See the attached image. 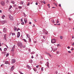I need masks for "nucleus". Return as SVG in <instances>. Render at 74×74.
Segmentation results:
<instances>
[{
  "label": "nucleus",
  "mask_w": 74,
  "mask_h": 74,
  "mask_svg": "<svg viewBox=\"0 0 74 74\" xmlns=\"http://www.w3.org/2000/svg\"><path fill=\"white\" fill-rule=\"evenodd\" d=\"M36 5H38V3H36Z\"/></svg>",
  "instance_id": "nucleus-63"
},
{
  "label": "nucleus",
  "mask_w": 74,
  "mask_h": 74,
  "mask_svg": "<svg viewBox=\"0 0 74 74\" xmlns=\"http://www.w3.org/2000/svg\"><path fill=\"white\" fill-rule=\"evenodd\" d=\"M67 48H68V49H70V47L69 46H68L67 47Z\"/></svg>",
  "instance_id": "nucleus-49"
},
{
  "label": "nucleus",
  "mask_w": 74,
  "mask_h": 74,
  "mask_svg": "<svg viewBox=\"0 0 74 74\" xmlns=\"http://www.w3.org/2000/svg\"><path fill=\"white\" fill-rule=\"evenodd\" d=\"M23 14H24V15L25 16H26V15L25 13H24Z\"/></svg>",
  "instance_id": "nucleus-47"
},
{
  "label": "nucleus",
  "mask_w": 74,
  "mask_h": 74,
  "mask_svg": "<svg viewBox=\"0 0 74 74\" xmlns=\"http://www.w3.org/2000/svg\"><path fill=\"white\" fill-rule=\"evenodd\" d=\"M1 22L2 23V24H3V25H4V23H7V21H5V20L3 21H1Z\"/></svg>",
  "instance_id": "nucleus-5"
},
{
  "label": "nucleus",
  "mask_w": 74,
  "mask_h": 74,
  "mask_svg": "<svg viewBox=\"0 0 74 74\" xmlns=\"http://www.w3.org/2000/svg\"><path fill=\"white\" fill-rule=\"evenodd\" d=\"M20 30V29L19 28H18V29H17V32H18V30Z\"/></svg>",
  "instance_id": "nucleus-40"
},
{
  "label": "nucleus",
  "mask_w": 74,
  "mask_h": 74,
  "mask_svg": "<svg viewBox=\"0 0 74 74\" xmlns=\"http://www.w3.org/2000/svg\"><path fill=\"white\" fill-rule=\"evenodd\" d=\"M29 38V42H31V39L30 38Z\"/></svg>",
  "instance_id": "nucleus-24"
},
{
  "label": "nucleus",
  "mask_w": 74,
  "mask_h": 74,
  "mask_svg": "<svg viewBox=\"0 0 74 74\" xmlns=\"http://www.w3.org/2000/svg\"><path fill=\"white\" fill-rule=\"evenodd\" d=\"M49 56H50V57H51V58H53V56H52L51 55H50Z\"/></svg>",
  "instance_id": "nucleus-28"
},
{
  "label": "nucleus",
  "mask_w": 74,
  "mask_h": 74,
  "mask_svg": "<svg viewBox=\"0 0 74 74\" xmlns=\"http://www.w3.org/2000/svg\"><path fill=\"white\" fill-rule=\"evenodd\" d=\"M34 70L35 71H36V69H34Z\"/></svg>",
  "instance_id": "nucleus-45"
},
{
  "label": "nucleus",
  "mask_w": 74,
  "mask_h": 74,
  "mask_svg": "<svg viewBox=\"0 0 74 74\" xmlns=\"http://www.w3.org/2000/svg\"><path fill=\"white\" fill-rule=\"evenodd\" d=\"M24 21L25 22V23H27V19L26 18H25L24 19Z\"/></svg>",
  "instance_id": "nucleus-11"
},
{
  "label": "nucleus",
  "mask_w": 74,
  "mask_h": 74,
  "mask_svg": "<svg viewBox=\"0 0 74 74\" xmlns=\"http://www.w3.org/2000/svg\"><path fill=\"white\" fill-rule=\"evenodd\" d=\"M3 32H7V28H4L3 29Z\"/></svg>",
  "instance_id": "nucleus-6"
},
{
  "label": "nucleus",
  "mask_w": 74,
  "mask_h": 74,
  "mask_svg": "<svg viewBox=\"0 0 74 74\" xmlns=\"http://www.w3.org/2000/svg\"><path fill=\"white\" fill-rule=\"evenodd\" d=\"M72 45H73V46L74 45V42H73V44Z\"/></svg>",
  "instance_id": "nucleus-54"
},
{
  "label": "nucleus",
  "mask_w": 74,
  "mask_h": 74,
  "mask_svg": "<svg viewBox=\"0 0 74 74\" xmlns=\"http://www.w3.org/2000/svg\"><path fill=\"white\" fill-rule=\"evenodd\" d=\"M49 4H48V5H47L48 6H49V8H50V6H49Z\"/></svg>",
  "instance_id": "nucleus-39"
},
{
  "label": "nucleus",
  "mask_w": 74,
  "mask_h": 74,
  "mask_svg": "<svg viewBox=\"0 0 74 74\" xmlns=\"http://www.w3.org/2000/svg\"><path fill=\"white\" fill-rule=\"evenodd\" d=\"M0 3L2 6H4V5H5V2L3 1H1Z\"/></svg>",
  "instance_id": "nucleus-3"
},
{
  "label": "nucleus",
  "mask_w": 74,
  "mask_h": 74,
  "mask_svg": "<svg viewBox=\"0 0 74 74\" xmlns=\"http://www.w3.org/2000/svg\"><path fill=\"white\" fill-rule=\"evenodd\" d=\"M73 50H74V49L73 48H72V49H71V51H73Z\"/></svg>",
  "instance_id": "nucleus-62"
},
{
  "label": "nucleus",
  "mask_w": 74,
  "mask_h": 74,
  "mask_svg": "<svg viewBox=\"0 0 74 74\" xmlns=\"http://www.w3.org/2000/svg\"><path fill=\"white\" fill-rule=\"evenodd\" d=\"M56 50H57V48H56L55 49H54L53 50V52H55V51H56Z\"/></svg>",
  "instance_id": "nucleus-26"
},
{
  "label": "nucleus",
  "mask_w": 74,
  "mask_h": 74,
  "mask_svg": "<svg viewBox=\"0 0 74 74\" xmlns=\"http://www.w3.org/2000/svg\"><path fill=\"white\" fill-rule=\"evenodd\" d=\"M34 43H36V42H37V41H34Z\"/></svg>",
  "instance_id": "nucleus-58"
},
{
  "label": "nucleus",
  "mask_w": 74,
  "mask_h": 74,
  "mask_svg": "<svg viewBox=\"0 0 74 74\" xmlns=\"http://www.w3.org/2000/svg\"><path fill=\"white\" fill-rule=\"evenodd\" d=\"M1 42H0V46L1 47Z\"/></svg>",
  "instance_id": "nucleus-53"
},
{
  "label": "nucleus",
  "mask_w": 74,
  "mask_h": 74,
  "mask_svg": "<svg viewBox=\"0 0 74 74\" xmlns=\"http://www.w3.org/2000/svg\"><path fill=\"white\" fill-rule=\"evenodd\" d=\"M24 22H23L21 23V24L23 25L24 24Z\"/></svg>",
  "instance_id": "nucleus-44"
},
{
  "label": "nucleus",
  "mask_w": 74,
  "mask_h": 74,
  "mask_svg": "<svg viewBox=\"0 0 74 74\" xmlns=\"http://www.w3.org/2000/svg\"><path fill=\"white\" fill-rule=\"evenodd\" d=\"M14 51V47L12 48V50H11V51L12 52H13V51Z\"/></svg>",
  "instance_id": "nucleus-17"
},
{
  "label": "nucleus",
  "mask_w": 74,
  "mask_h": 74,
  "mask_svg": "<svg viewBox=\"0 0 74 74\" xmlns=\"http://www.w3.org/2000/svg\"><path fill=\"white\" fill-rule=\"evenodd\" d=\"M43 3L44 4H45V1H43Z\"/></svg>",
  "instance_id": "nucleus-52"
},
{
  "label": "nucleus",
  "mask_w": 74,
  "mask_h": 74,
  "mask_svg": "<svg viewBox=\"0 0 74 74\" xmlns=\"http://www.w3.org/2000/svg\"><path fill=\"white\" fill-rule=\"evenodd\" d=\"M59 21H57V22H56V23H59Z\"/></svg>",
  "instance_id": "nucleus-46"
},
{
  "label": "nucleus",
  "mask_w": 74,
  "mask_h": 74,
  "mask_svg": "<svg viewBox=\"0 0 74 74\" xmlns=\"http://www.w3.org/2000/svg\"><path fill=\"white\" fill-rule=\"evenodd\" d=\"M20 73L21 74H23L22 73V72L21 71H20Z\"/></svg>",
  "instance_id": "nucleus-41"
},
{
  "label": "nucleus",
  "mask_w": 74,
  "mask_h": 74,
  "mask_svg": "<svg viewBox=\"0 0 74 74\" xmlns=\"http://www.w3.org/2000/svg\"><path fill=\"white\" fill-rule=\"evenodd\" d=\"M45 32V34H48V32Z\"/></svg>",
  "instance_id": "nucleus-48"
},
{
  "label": "nucleus",
  "mask_w": 74,
  "mask_h": 74,
  "mask_svg": "<svg viewBox=\"0 0 74 74\" xmlns=\"http://www.w3.org/2000/svg\"><path fill=\"white\" fill-rule=\"evenodd\" d=\"M58 74V72L56 71L55 73V74Z\"/></svg>",
  "instance_id": "nucleus-37"
},
{
  "label": "nucleus",
  "mask_w": 74,
  "mask_h": 74,
  "mask_svg": "<svg viewBox=\"0 0 74 74\" xmlns=\"http://www.w3.org/2000/svg\"><path fill=\"white\" fill-rule=\"evenodd\" d=\"M6 36H7V34H5L4 35V39L6 41L7 40V39L6 38Z\"/></svg>",
  "instance_id": "nucleus-9"
},
{
  "label": "nucleus",
  "mask_w": 74,
  "mask_h": 74,
  "mask_svg": "<svg viewBox=\"0 0 74 74\" xmlns=\"http://www.w3.org/2000/svg\"><path fill=\"white\" fill-rule=\"evenodd\" d=\"M29 62H30V63H32V62H33V60H31L29 61Z\"/></svg>",
  "instance_id": "nucleus-20"
},
{
  "label": "nucleus",
  "mask_w": 74,
  "mask_h": 74,
  "mask_svg": "<svg viewBox=\"0 0 74 74\" xmlns=\"http://www.w3.org/2000/svg\"><path fill=\"white\" fill-rule=\"evenodd\" d=\"M9 17L10 19L12 21H13L14 20V18H13V17L11 16H9Z\"/></svg>",
  "instance_id": "nucleus-4"
},
{
  "label": "nucleus",
  "mask_w": 74,
  "mask_h": 74,
  "mask_svg": "<svg viewBox=\"0 0 74 74\" xmlns=\"http://www.w3.org/2000/svg\"><path fill=\"white\" fill-rule=\"evenodd\" d=\"M38 67H39V66H38V65H37L36 66V67L37 68H38Z\"/></svg>",
  "instance_id": "nucleus-50"
},
{
  "label": "nucleus",
  "mask_w": 74,
  "mask_h": 74,
  "mask_svg": "<svg viewBox=\"0 0 74 74\" xmlns=\"http://www.w3.org/2000/svg\"><path fill=\"white\" fill-rule=\"evenodd\" d=\"M23 41L25 42H27V41L25 39H23Z\"/></svg>",
  "instance_id": "nucleus-18"
},
{
  "label": "nucleus",
  "mask_w": 74,
  "mask_h": 74,
  "mask_svg": "<svg viewBox=\"0 0 74 74\" xmlns=\"http://www.w3.org/2000/svg\"><path fill=\"white\" fill-rule=\"evenodd\" d=\"M9 55V53H8L6 55V57H8V56Z\"/></svg>",
  "instance_id": "nucleus-30"
},
{
  "label": "nucleus",
  "mask_w": 74,
  "mask_h": 74,
  "mask_svg": "<svg viewBox=\"0 0 74 74\" xmlns=\"http://www.w3.org/2000/svg\"><path fill=\"white\" fill-rule=\"evenodd\" d=\"M56 53H57L58 54H59V51H57L56 52Z\"/></svg>",
  "instance_id": "nucleus-51"
},
{
  "label": "nucleus",
  "mask_w": 74,
  "mask_h": 74,
  "mask_svg": "<svg viewBox=\"0 0 74 74\" xmlns=\"http://www.w3.org/2000/svg\"><path fill=\"white\" fill-rule=\"evenodd\" d=\"M27 36L28 37V38H30V35H29V34H27Z\"/></svg>",
  "instance_id": "nucleus-15"
},
{
  "label": "nucleus",
  "mask_w": 74,
  "mask_h": 74,
  "mask_svg": "<svg viewBox=\"0 0 74 74\" xmlns=\"http://www.w3.org/2000/svg\"><path fill=\"white\" fill-rule=\"evenodd\" d=\"M35 27V25H34V24L33 26H32V27Z\"/></svg>",
  "instance_id": "nucleus-61"
},
{
  "label": "nucleus",
  "mask_w": 74,
  "mask_h": 74,
  "mask_svg": "<svg viewBox=\"0 0 74 74\" xmlns=\"http://www.w3.org/2000/svg\"><path fill=\"white\" fill-rule=\"evenodd\" d=\"M16 27H14V31H15H15H16Z\"/></svg>",
  "instance_id": "nucleus-16"
},
{
  "label": "nucleus",
  "mask_w": 74,
  "mask_h": 74,
  "mask_svg": "<svg viewBox=\"0 0 74 74\" xmlns=\"http://www.w3.org/2000/svg\"><path fill=\"white\" fill-rule=\"evenodd\" d=\"M47 53V55H49V56H50V55H51V54H49V53Z\"/></svg>",
  "instance_id": "nucleus-35"
},
{
  "label": "nucleus",
  "mask_w": 74,
  "mask_h": 74,
  "mask_svg": "<svg viewBox=\"0 0 74 74\" xmlns=\"http://www.w3.org/2000/svg\"><path fill=\"white\" fill-rule=\"evenodd\" d=\"M74 36L73 35V36H72V38H73V39L74 38Z\"/></svg>",
  "instance_id": "nucleus-57"
},
{
  "label": "nucleus",
  "mask_w": 74,
  "mask_h": 74,
  "mask_svg": "<svg viewBox=\"0 0 74 74\" xmlns=\"http://www.w3.org/2000/svg\"><path fill=\"white\" fill-rule=\"evenodd\" d=\"M56 40L55 39H51V43L52 44L55 43L56 42Z\"/></svg>",
  "instance_id": "nucleus-2"
},
{
  "label": "nucleus",
  "mask_w": 74,
  "mask_h": 74,
  "mask_svg": "<svg viewBox=\"0 0 74 74\" xmlns=\"http://www.w3.org/2000/svg\"><path fill=\"white\" fill-rule=\"evenodd\" d=\"M57 25L58 26H59L60 25V24H57Z\"/></svg>",
  "instance_id": "nucleus-43"
},
{
  "label": "nucleus",
  "mask_w": 74,
  "mask_h": 74,
  "mask_svg": "<svg viewBox=\"0 0 74 74\" xmlns=\"http://www.w3.org/2000/svg\"><path fill=\"white\" fill-rule=\"evenodd\" d=\"M12 36H14V35H15V34L14 33H13L12 34Z\"/></svg>",
  "instance_id": "nucleus-33"
},
{
  "label": "nucleus",
  "mask_w": 74,
  "mask_h": 74,
  "mask_svg": "<svg viewBox=\"0 0 74 74\" xmlns=\"http://www.w3.org/2000/svg\"><path fill=\"white\" fill-rule=\"evenodd\" d=\"M53 4H54L55 5L57 6V4H56V3H53Z\"/></svg>",
  "instance_id": "nucleus-36"
},
{
  "label": "nucleus",
  "mask_w": 74,
  "mask_h": 74,
  "mask_svg": "<svg viewBox=\"0 0 74 74\" xmlns=\"http://www.w3.org/2000/svg\"><path fill=\"white\" fill-rule=\"evenodd\" d=\"M57 46L58 47H60V44H58L57 45Z\"/></svg>",
  "instance_id": "nucleus-31"
},
{
  "label": "nucleus",
  "mask_w": 74,
  "mask_h": 74,
  "mask_svg": "<svg viewBox=\"0 0 74 74\" xmlns=\"http://www.w3.org/2000/svg\"><path fill=\"white\" fill-rule=\"evenodd\" d=\"M5 64H10L9 63H8V62L7 61H6L5 62Z\"/></svg>",
  "instance_id": "nucleus-13"
},
{
  "label": "nucleus",
  "mask_w": 74,
  "mask_h": 74,
  "mask_svg": "<svg viewBox=\"0 0 74 74\" xmlns=\"http://www.w3.org/2000/svg\"><path fill=\"white\" fill-rule=\"evenodd\" d=\"M27 67L29 69H30V66H29L28 65H27Z\"/></svg>",
  "instance_id": "nucleus-22"
},
{
  "label": "nucleus",
  "mask_w": 74,
  "mask_h": 74,
  "mask_svg": "<svg viewBox=\"0 0 74 74\" xmlns=\"http://www.w3.org/2000/svg\"><path fill=\"white\" fill-rule=\"evenodd\" d=\"M51 22H53V23H54L55 22V21H54V20H51Z\"/></svg>",
  "instance_id": "nucleus-27"
},
{
  "label": "nucleus",
  "mask_w": 74,
  "mask_h": 74,
  "mask_svg": "<svg viewBox=\"0 0 74 74\" xmlns=\"http://www.w3.org/2000/svg\"><path fill=\"white\" fill-rule=\"evenodd\" d=\"M49 62H47L46 64V66L47 65V67H48V68H49Z\"/></svg>",
  "instance_id": "nucleus-10"
},
{
  "label": "nucleus",
  "mask_w": 74,
  "mask_h": 74,
  "mask_svg": "<svg viewBox=\"0 0 74 74\" xmlns=\"http://www.w3.org/2000/svg\"><path fill=\"white\" fill-rule=\"evenodd\" d=\"M20 4L21 5H22L23 4V2L21 1L20 3Z\"/></svg>",
  "instance_id": "nucleus-19"
},
{
  "label": "nucleus",
  "mask_w": 74,
  "mask_h": 74,
  "mask_svg": "<svg viewBox=\"0 0 74 74\" xmlns=\"http://www.w3.org/2000/svg\"><path fill=\"white\" fill-rule=\"evenodd\" d=\"M31 58L32 59H33V58H34V57H33V56H31Z\"/></svg>",
  "instance_id": "nucleus-56"
},
{
  "label": "nucleus",
  "mask_w": 74,
  "mask_h": 74,
  "mask_svg": "<svg viewBox=\"0 0 74 74\" xmlns=\"http://www.w3.org/2000/svg\"><path fill=\"white\" fill-rule=\"evenodd\" d=\"M59 5V6L61 7V4H60Z\"/></svg>",
  "instance_id": "nucleus-59"
},
{
  "label": "nucleus",
  "mask_w": 74,
  "mask_h": 74,
  "mask_svg": "<svg viewBox=\"0 0 74 74\" xmlns=\"http://www.w3.org/2000/svg\"><path fill=\"white\" fill-rule=\"evenodd\" d=\"M7 50V48H5L4 49V51H6Z\"/></svg>",
  "instance_id": "nucleus-21"
},
{
  "label": "nucleus",
  "mask_w": 74,
  "mask_h": 74,
  "mask_svg": "<svg viewBox=\"0 0 74 74\" xmlns=\"http://www.w3.org/2000/svg\"><path fill=\"white\" fill-rule=\"evenodd\" d=\"M11 3H12V4H15V2H14V1H11Z\"/></svg>",
  "instance_id": "nucleus-29"
},
{
  "label": "nucleus",
  "mask_w": 74,
  "mask_h": 74,
  "mask_svg": "<svg viewBox=\"0 0 74 74\" xmlns=\"http://www.w3.org/2000/svg\"><path fill=\"white\" fill-rule=\"evenodd\" d=\"M69 21H71V19L69 18Z\"/></svg>",
  "instance_id": "nucleus-60"
},
{
  "label": "nucleus",
  "mask_w": 74,
  "mask_h": 74,
  "mask_svg": "<svg viewBox=\"0 0 74 74\" xmlns=\"http://www.w3.org/2000/svg\"><path fill=\"white\" fill-rule=\"evenodd\" d=\"M51 52H52V51H53V47H51Z\"/></svg>",
  "instance_id": "nucleus-34"
},
{
  "label": "nucleus",
  "mask_w": 74,
  "mask_h": 74,
  "mask_svg": "<svg viewBox=\"0 0 74 74\" xmlns=\"http://www.w3.org/2000/svg\"><path fill=\"white\" fill-rule=\"evenodd\" d=\"M23 48H26V46H24L23 47Z\"/></svg>",
  "instance_id": "nucleus-55"
},
{
  "label": "nucleus",
  "mask_w": 74,
  "mask_h": 74,
  "mask_svg": "<svg viewBox=\"0 0 74 74\" xmlns=\"http://www.w3.org/2000/svg\"><path fill=\"white\" fill-rule=\"evenodd\" d=\"M15 60H12V63H15Z\"/></svg>",
  "instance_id": "nucleus-12"
},
{
  "label": "nucleus",
  "mask_w": 74,
  "mask_h": 74,
  "mask_svg": "<svg viewBox=\"0 0 74 74\" xmlns=\"http://www.w3.org/2000/svg\"><path fill=\"white\" fill-rule=\"evenodd\" d=\"M14 69V66H13L11 67V70L12 71H13V70Z\"/></svg>",
  "instance_id": "nucleus-8"
},
{
  "label": "nucleus",
  "mask_w": 74,
  "mask_h": 74,
  "mask_svg": "<svg viewBox=\"0 0 74 74\" xmlns=\"http://www.w3.org/2000/svg\"><path fill=\"white\" fill-rule=\"evenodd\" d=\"M29 5H30V3H28L27 4V5L28 6H29Z\"/></svg>",
  "instance_id": "nucleus-42"
},
{
  "label": "nucleus",
  "mask_w": 74,
  "mask_h": 74,
  "mask_svg": "<svg viewBox=\"0 0 74 74\" xmlns=\"http://www.w3.org/2000/svg\"><path fill=\"white\" fill-rule=\"evenodd\" d=\"M68 52L69 53H71V51H68Z\"/></svg>",
  "instance_id": "nucleus-64"
},
{
  "label": "nucleus",
  "mask_w": 74,
  "mask_h": 74,
  "mask_svg": "<svg viewBox=\"0 0 74 74\" xmlns=\"http://www.w3.org/2000/svg\"><path fill=\"white\" fill-rule=\"evenodd\" d=\"M11 8H12V6L10 5V6L9 8V10H10V9H11Z\"/></svg>",
  "instance_id": "nucleus-23"
},
{
  "label": "nucleus",
  "mask_w": 74,
  "mask_h": 74,
  "mask_svg": "<svg viewBox=\"0 0 74 74\" xmlns=\"http://www.w3.org/2000/svg\"><path fill=\"white\" fill-rule=\"evenodd\" d=\"M20 36V32H18L17 33V37L18 38V37H19Z\"/></svg>",
  "instance_id": "nucleus-7"
},
{
  "label": "nucleus",
  "mask_w": 74,
  "mask_h": 74,
  "mask_svg": "<svg viewBox=\"0 0 74 74\" xmlns=\"http://www.w3.org/2000/svg\"><path fill=\"white\" fill-rule=\"evenodd\" d=\"M41 70L42 71H43V67H42L41 69Z\"/></svg>",
  "instance_id": "nucleus-32"
},
{
  "label": "nucleus",
  "mask_w": 74,
  "mask_h": 74,
  "mask_svg": "<svg viewBox=\"0 0 74 74\" xmlns=\"http://www.w3.org/2000/svg\"><path fill=\"white\" fill-rule=\"evenodd\" d=\"M17 45L19 46V47H20L21 48H22V47H23L22 44V43L21 42H19L18 43H17Z\"/></svg>",
  "instance_id": "nucleus-1"
},
{
  "label": "nucleus",
  "mask_w": 74,
  "mask_h": 74,
  "mask_svg": "<svg viewBox=\"0 0 74 74\" xmlns=\"http://www.w3.org/2000/svg\"><path fill=\"white\" fill-rule=\"evenodd\" d=\"M5 15H3V16L1 17V18L2 19H4V18H5Z\"/></svg>",
  "instance_id": "nucleus-14"
},
{
  "label": "nucleus",
  "mask_w": 74,
  "mask_h": 74,
  "mask_svg": "<svg viewBox=\"0 0 74 74\" xmlns=\"http://www.w3.org/2000/svg\"><path fill=\"white\" fill-rule=\"evenodd\" d=\"M60 39H61V40H62V39H63V37L62 36H60Z\"/></svg>",
  "instance_id": "nucleus-25"
},
{
  "label": "nucleus",
  "mask_w": 74,
  "mask_h": 74,
  "mask_svg": "<svg viewBox=\"0 0 74 74\" xmlns=\"http://www.w3.org/2000/svg\"><path fill=\"white\" fill-rule=\"evenodd\" d=\"M21 22H23V19L21 18Z\"/></svg>",
  "instance_id": "nucleus-38"
}]
</instances>
